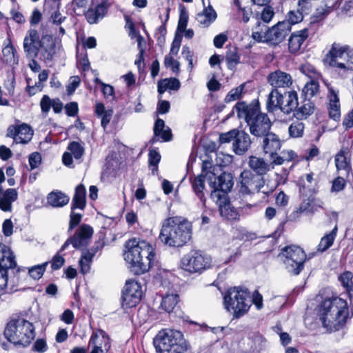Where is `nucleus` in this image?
I'll return each instance as SVG.
<instances>
[{
  "instance_id": "52",
  "label": "nucleus",
  "mask_w": 353,
  "mask_h": 353,
  "mask_svg": "<svg viewBox=\"0 0 353 353\" xmlns=\"http://www.w3.org/2000/svg\"><path fill=\"white\" fill-rule=\"evenodd\" d=\"M335 10L340 9L341 13L347 14L353 8V0H332Z\"/></svg>"
},
{
  "instance_id": "21",
  "label": "nucleus",
  "mask_w": 353,
  "mask_h": 353,
  "mask_svg": "<svg viewBox=\"0 0 353 353\" xmlns=\"http://www.w3.org/2000/svg\"><path fill=\"white\" fill-rule=\"evenodd\" d=\"M208 179L210 187L221 188L225 192H230L234 185L233 176L230 173L223 172L217 177L212 174Z\"/></svg>"
},
{
  "instance_id": "16",
  "label": "nucleus",
  "mask_w": 353,
  "mask_h": 353,
  "mask_svg": "<svg viewBox=\"0 0 353 353\" xmlns=\"http://www.w3.org/2000/svg\"><path fill=\"white\" fill-rule=\"evenodd\" d=\"M261 145L263 152L270 156V160L275 157L276 153L280 150L282 145V141L279 137L271 131L261 138Z\"/></svg>"
},
{
  "instance_id": "37",
  "label": "nucleus",
  "mask_w": 353,
  "mask_h": 353,
  "mask_svg": "<svg viewBox=\"0 0 353 353\" xmlns=\"http://www.w3.org/2000/svg\"><path fill=\"white\" fill-rule=\"evenodd\" d=\"M337 230V225H335V227L329 234H325L321 238L317 248V250L319 252H323L326 251L332 245L336 236Z\"/></svg>"
},
{
  "instance_id": "31",
  "label": "nucleus",
  "mask_w": 353,
  "mask_h": 353,
  "mask_svg": "<svg viewBox=\"0 0 353 353\" xmlns=\"http://www.w3.org/2000/svg\"><path fill=\"white\" fill-rule=\"evenodd\" d=\"M216 13L212 6L205 7L201 12L196 15V21L203 27H208L216 19Z\"/></svg>"
},
{
  "instance_id": "4",
  "label": "nucleus",
  "mask_w": 353,
  "mask_h": 353,
  "mask_svg": "<svg viewBox=\"0 0 353 353\" xmlns=\"http://www.w3.org/2000/svg\"><path fill=\"white\" fill-rule=\"evenodd\" d=\"M192 236V225L188 221H179L176 218H168L163 222L159 239L170 247H182Z\"/></svg>"
},
{
  "instance_id": "23",
  "label": "nucleus",
  "mask_w": 353,
  "mask_h": 353,
  "mask_svg": "<svg viewBox=\"0 0 353 353\" xmlns=\"http://www.w3.org/2000/svg\"><path fill=\"white\" fill-rule=\"evenodd\" d=\"M283 100L280 106V110L285 114L294 112L299 105L298 94L295 91L284 92Z\"/></svg>"
},
{
  "instance_id": "25",
  "label": "nucleus",
  "mask_w": 353,
  "mask_h": 353,
  "mask_svg": "<svg viewBox=\"0 0 353 353\" xmlns=\"http://www.w3.org/2000/svg\"><path fill=\"white\" fill-rule=\"evenodd\" d=\"M328 113L330 118L339 121L341 118V105L338 94L331 88H329Z\"/></svg>"
},
{
  "instance_id": "59",
  "label": "nucleus",
  "mask_w": 353,
  "mask_h": 353,
  "mask_svg": "<svg viewBox=\"0 0 353 353\" xmlns=\"http://www.w3.org/2000/svg\"><path fill=\"white\" fill-rule=\"evenodd\" d=\"M182 40V35L181 34H178L177 32L175 34L174 40L172 43L171 48L170 50V56L172 55H176L179 52L181 43Z\"/></svg>"
},
{
  "instance_id": "34",
  "label": "nucleus",
  "mask_w": 353,
  "mask_h": 353,
  "mask_svg": "<svg viewBox=\"0 0 353 353\" xmlns=\"http://www.w3.org/2000/svg\"><path fill=\"white\" fill-rule=\"evenodd\" d=\"M335 163L337 169L344 170L347 176L351 170L348 151L341 150L336 156Z\"/></svg>"
},
{
  "instance_id": "42",
  "label": "nucleus",
  "mask_w": 353,
  "mask_h": 353,
  "mask_svg": "<svg viewBox=\"0 0 353 353\" xmlns=\"http://www.w3.org/2000/svg\"><path fill=\"white\" fill-rule=\"evenodd\" d=\"M296 157L295 152L290 150H283L279 154L276 153V155L272 161L273 165H282L285 161H290L293 160Z\"/></svg>"
},
{
  "instance_id": "15",
  "label": "nucleus",
  "mask_w": 353,
  "mask_h": 353,
  "mask_svg": "<svg viewBox=\"0 0 353 353\" xmlns=\"http://www.w3.org/2000/svg\"><path fill=\"white\" fill-rule=\"evenodd\" d=\"M41 38L38 31L30 29L23 39V48L28 58H37L39 52Z\"/></svg>"
},
{
  "instance_id": "64",
  "label": "nucleus",
  "mask_w": 353,
  "mask_h": 353,
  "mask_svg": "<svg viewBox=\"0 0 353 353\" xmlns=\"http://www.w3.org/2000/svg\"><path fill=\"white\" fill-rule=\"evenodd\" d=\"M85 18L90 24L97 23L101 18L97 16L94 8H89L85 13Z\"/></svg>"
},
{
  "instance_id": "19",
  "label": "nucleus",
  "mask_w": 353,
  "mask_h": 353,
  "mask_svg": "<svg viewBox=\"0 0 353 353\" xmlns=\"http://www.w3.org/2000/svg\"><path fill=\"white\" fill-rule=\"evenodd\" d=\"M309 36L308 29L296 31L290 35L288 39V50L292 54H296L303 49V45Z\"/></svg>"
},
{
  "instance_id": "47",
  "label": "nucleus",
  "mask_w": 353,
  "mask_h": 353,
  "mask_svg": "<svg viewBox=\"0 0 353 353\" xmlns=\"http://www.w3.org/2000/svg\"><path fill=\"white\" fill-rule=\"evenodd\" d=\"M319 91V84L314 81L307 83L302 90L303 99L311 100L315 94Z\"/></svg>"
},
{
  "instance_id": "40",
  "label": "nucleus",
  "mask_w": 353,
  "mask_h": 353,
  "mask_svg": "<svg viewBox=\"0 0 353 353\" xmlns=\"http://www.w3.org/2000/svg\"><path fill=\"white\" fill-rule=\"evenodd\" d=\"M179 302V296L176 294H167L163 297L161 306L163 310L170 313Z\"/></svg>"
},
{
  "instance_id": "45",
  "label": "nucleus",
  "mask_w": 353,
  "mask_h": 353,
  "mask_svg": "<svg viewBox=\"0 0 353 353\" xmlns=\"http://www.w3.org/2000/svg\"><path fill=\"white\" fill-rule=\"evenodd\" d=\"M92 334H97V335L96 341L98 346H102V349L108 352L110 350L111 345L110 339L105 332L103 330L99 329Z\"/></svg>"
},
{
  "instance_id": "1",
  "label": "nucleus",
  "mask_w": 353,
  "mask_h": 353,
  "mask_svg": "<svg viewBox=\"0 0 353 353\" xmlns=\"http://www.w3.org/2000/svg\"><path fill=\"white\" fill-rule=\"evenodd\" d=\"M320 319L327 331L332 332L343 327L347 320L353 316L350 314L346 300L339 296L325 299L319 308Z\"/></svg>"
},
{
  "instance_id": "17",
  "label": "nucleus",
  "mask_w": 353,
  "mask_h": 353,
  "mask_svg": "<svg viewBox=\"0 0 353 353\" xmlns=\"http://www.w3.org/2000/svg\"><path fill=\"white\" fill-rule=\"evenodd\" d=\"M56 53V45L52 36L43 34L41 38L39 46V59L45 62L52 60Z\"/></svg>"
},
{
  "instance_id": "6",
  "label": "nucleus",
  "mask_w": 353,
  "mask_h": 353,
  "mask_svg": "<svg viewBox=\"0 0 353 353\" xmlns=\"http://www.w3.org/2000/svg\"><path fill=\"white\" fill-rule=\"evenodd\" d=\"M4 335L14 345L26 347L35 337V327L23 318L12 319L7 323Z\"/></svg>"
},
{
  "instance_id": "10",
  "label": "nucleus",
  "mask_w": 353,
  "mask_h": 353,
  "mask_svg": "<svg viewBox=\"0 0 353 353\" xmlns=\"http://www.w3.org/2000/svg\"><path fill=\"white\" fill-rule=\"evenodd\" d=\"M211 263V258L208 255L198 250H191L181 258L180 267L189 273L201 274L210 268Z\"/></svg>"
},
{
  "instance_id": "11",
  "label": "nucleus",
  "mask_w": 353,
  "mask_h": 353,
  "mask_svg": "<svg viewBox=\"0 0 353 353\" xmlns=\"http://www.w3.org/2000/svg\"><path fill=\"white\" fill-rule=\"evenodd\" d=\"M279 256L285 258L283 262L291 274L298 275L303 269L306 255L300 247L294 245L286 246L282 249Z\"/></svg>"
},
{
  "instance_id": "26",
  "label": "nucleus",
  "mask_w": 353,
  "mask_h": 353,
  "mask_svg": "<svg viewBox=\"0 0 353 353\" xmlns=\"http://www.w3.org/2000/svg\"><path fill=\"white\" fill-rule=\"evenodd\" d=\"M313 176L314 174L310 172L299 178L297 185L299 187L301 193L307 194L314 192L316 181L314 180Z\"/></svg>"
},
{
  "instance_id": "14",
  "label": "nucleus",
  "mask_w": 353,
  "mask_h": 353,
  "mask_svg": "<svg viewBox=\"0 0 353 353\" xmlns=\"http://www.w3.org/2000/svg\"><path fill=\"white\" fill-rule=\"evenodd\" d=\"M290 32L289 23L279 21L265 31V43L276 46L285 39Z\"/></svg>"
},
{
  "instance_id": "63",
  "label": "nucleus",
  "mask_w": 353,
  "mask_h": 353,
  "mask_svg": "<svg viewBox=\"0 0 353 353\" xmlns=\"http://www.w3.org/2000/svg\"><path fill=\"white\" fill-rule=\"evenodd\" d=\"M80 85V79L78 76H74L70 78V83L66 87L68 94H72Z\"/></svg>"
},
{
  "instance_id": "22",
  "label": "nucleus",
  "mask_w": 353,
  "mask_h": 353,
  "mask_svg": "<svg viewBox=\"0 0 353 353\" xmlns=\"http://www.w3.org/2000/svg\"><path fill=\"white\" fill-rule=\"evenodd\" d=\"M252 143L250 135L243 130L236 131V137L232 143L236 154L242 155L248 150Z\"/></svg>"
},
{
  "instance_id": "36",
  "label": "nucleus",
  "mask_w": 353,
  "mask_h": 353,
  "mask_svg": "<svg viewBox=\"0 0 353 353\" xmlns=\"http://www.w3.org/2000/svg\"><path fill=\"white\" fill-rule=\"evenodd\" d=\"M240 54L238 52V49L236 47L231 46L228 48L225 59L228 65V68L233 70L240 62Z\"/></svg>"
},
{
  "instance_id": "27",
  "label": "nucleus",
  "mask_w": 353,
  "mask_h": 353,
  "mask_svg": "<svg viewBox=\"0 0 353 353\" xmlns=\"http://www.w3.org/2000/svg\"><path fill=\"white\" fill-rule=\"evenodd\" d=\"M17 266L13 252L6 245L0 243V267L14 268Z\"/></svg>"
},
{
  "instance_id": "44",
  "label": "nucleus",
  "mask_w": 353,
  "mask_h": 353,
  "mask_svg": "<svg viewBox=\"0 0 353 353\" xmlns=\"http://www.w3.org/2000/svg\"><path fill=\"white\" fill-rule=\"evenodd\" d=\"M219 208L220 214L223 218L229 221H234L238 219V212L231 206L229 202H227L223 206L221 205Z\"/></svg>"
},
{
  "instance_id": "30",
  "label": "nucleus",
  "mask_w": 353,
  "mask_h": 353,
  "mask_svg": "<svg viewBox=\"0 0 353 353\" xmlns=\"http://www.w3.org/2000/svg\"><path fill=\"white\" fill-rule=\"evenodd\" d=\"M85 196L86 190L85 186L79 184L75 188L74 195L72 200L71 209L72 210L77 208L83 210L86 205Z\"/></svg>"
},
{
  "instance_id": "7",
  "label": "nucleus",
  "mask_w": 353,
  "mask_h": 353,
  "mask_svg": "<svg viewBox=\"0 0 353 353\" xmlns=\"http://www.w3.org/2000/svg\"><path fill=\"white\" fill-rule=\"evenodd\" d=\"M224 307L227 311L239 319L245 314L251 306V296L247 288L233 287L227 290L223 296Z\"/></svg>"
},
{
  "instance_id": "48",
  "label": "nucleus",
  "mask_w": 353,
  "mask_h": 353,
  "mask_svg": "<svg viewBox=\"0 0 353 353\" xmlns=\"http://www.w3.org/2000/svg\"><path fill=\"white\" fill-rule=\"evenodd\" d=\"M48 262H45L40 265L32 266L28 268V274L34 280H39L43 275Z\"/></svg>"
},
{
  "instance_id": "54",
  "label": "nucleus",
  "mask_w": 353,
  "mask_h": 353,
  "mask_svg": "<svg viewBox=\"0 0 353 353\" xmlns=\"http://www.w3.org/2000/svg\"><path fill=\"white\" fill-rule=\"evenodd\" d=\"M188 21V13L185 8L180 10L179 20L178 22L176 32L182 33L185 31Z\"/></svg>"
},
{
  "instance_id": "18",
  "label": "nucleus",
  "mask_w": 353,
  "mask_h": 353,
  "mask_svg": "<svg viewBox=\"0 0 353 353\" xmlns=\"http://www.w3.org/2000/svg\"><path fill=\"white\" fill-rule=\"evenodd\" d=\"M267 79L272 89L286 88L292 84L291 75L280 70L270 73Z\"/></svg>"
},
{
  "instance_id": "20",
  "label": "nucleus",
  "mask_w": 353,
  "mask_h": 353,
  "mask_svg": "<svg viewBox=\"0 0 353 353\" xmlns=\"http://www.w3.org/2000/svg\"><path fill=\"white\" fill-rule=\"evenodd\" d=\"M248 164L250 168V170L255 172V175H259L262 177L275 166L272 164V160L268 163L263 158L255 156H250L249 157Z\"/></svg>"
},
{
  "instance_id": "9",
  "label": "nucleus",
  "mask_w": 353,
  "mask_h": 353,
  "mask_svg": "<svg viewBox=\"0 0 353 353\" xmlns=\"http://www.w3.org/2000/svg\"><path fill=\"white\" fill-rule=\"evenodd\" d=\"M264 186V178L255 175L251 170H244L239 176V193L243 196L251 195L259 192L269 195L274 190V188L261 190Z\"/></svg>"
},
{
  "instance_id": "2",
  "label": "nucleus",
  "mask_w": 353,
  "mask_h": 353,
  "mask_svg": "<svg viewBox=\"0 0 353 353\" xmlns=\"http://www.w3.org/2000/svg\"><path fill=\"white\" fill-rule=\"evenodd\" d=\"M234 109L237 117L245 120L250 133L255 138L259 139L270 132L272 123L267 114L261 112L259 101H253L249 104L244 101L238 102Z\"/></svg>"
},
{
  "instance_id": "35",
  "label": "nucleus",
  "mask_w": 353,
  "mask_h": 353,
  "mask_svg": "<svg viewBox=\"0 0 353 353\" xmlns=\"http://www.w3.org/2000/svg\"><path fill=\"white\" fill-rule=\"evenodd\" d=\"M33 131L27 124L23 123L18 125L17 137L15 138L17 143H27L32 137Z\"/></svg>"
},
{
  "instance_id": "51",
  "label": "nucleus",
  "mask_w": 353,
  "mask_h": 353,
  "mask_svg": "<svg viewBox=\"0 0 353 353\" xmlns=\"http://www.w3.org/2000/svg\"><path fill=\"white\" fill-rule=\"evenodd\" d=\"M245 83H243L239 85L238 87L232 89L226 95L225 98V103H230L231 101H236L237 99H239L241 97L243 90L245 88Z\"/></svg>"
},
{
  "instance_id": "24",
  "label": "nucleus",
  "mask_w": 353,
  "mask_h": 353,
  "mask_svg": "<svg viewBox=\"0 0 353 353\" xmlns=\"http://www.w3.org/2000/svg\"><path fill=\"white\" fill-rule=\"evenodd\" d=\"M205 176L199 174L194 178L190 177V181L192 189L196 196L199 199L203 206H205L206 198L205 196Z\"/></svg>"
},
{
  "instance_id": "61",
  "label": "nucleus",
  "mask_w": 353,
  "mask_h": 353,
  "mask_svg": "<svg viewBox=\"0 0 353 353\" xmlns=\"http://www.w3.org/2000/svg\"><path fill=\"white\" fill-rule=\"evenodd\" d=\"M345 186V179L341 176H338L336 178L333 182L331 190L332 192H340L344 189Z\"/></svg>"
},
{
  "instance_id": "12",
  "label": "nucleus",
  "mask_w": 353,
  "mask_h": 353,
  "mask_svg": "<svg viewBox=\"0 0 353 353\" xmlns=\"http://www.w3.org/2000/svg\"><path fill=\"white\" fill-rule=\"evenodd\" d=\"M93 234V229L89 225L82 224L74 232L70 234L68 239L61 246L59 252L64 251L69 245H72L75 249L80 250L85 248L90 242Z\"/></svg>"
},
{
  "instance_id": "3",
  "label": "nucleus",
  "mask_w": 353,
  "mask_h": 353,
  "mask_svg": "<svg viewBox=\"0 0 353 353\" xmlns=\"http://www.w3.org/2000/svg\"><path fill=\"white\" fill-rule=\"evenodd\" d=\"M128 251L125 252V260L130 264V270L135 274L139 275L149 270L154 259L153 248L145 241L135 239L126 242Z\"/></svg>"
},
{
  "instance_id": "41",
  "label": "nucleus",
  "mask_w": 353,
  "mask_h": 353,
  "mask_svg": "<svg viewBox=\"0 0 353 353\" xmlns=\"http://www.w3.org/2000/svg\"><path fill=\"white\" fill-rule=\"evenodd\" d=\"M169 12L170 8H166L165 18L162 21V24L157 30L155 32V38L157 43L160 46H163L165 41V35L167 34L166 23L169 19Z\"/></svg>"
},
{
  "instance_id": "33",
  "label": "nucleus",
  "mask_w": 353,
  "mask_h": 353,
  "mask_svg": "<svg viewBox=\"0 0 353 353\" xmlns=\"http://www.w3.org/2000/svg\"><path fill=\"white\" fill-rule=\"evenodd\" d=\"M47 199L50 205L61 208L68 203L70 198L61 191H53L48 195Z\"/></svg>"
},
{
  "instance_id": "39",
  "label": "nucleus",
  "mask_w": 353,
  "mask_h": 353,
  "mask_svg": "<svg viewBox=\"0 0 353 353\" xmlns=\"http://www.w3.org/2000/svg\"><path fill=\"white\" fill-rule=\"evenodd\" d=\"M353 273L345 271L339 276V281L345 289L351 299H353Z\"/></svg>"
},
{
  "instance_id": "49",
  "label": "nucleus",
  "mask_w": 353,
  "mask_h": 353,
  "mask_svg": "<svg viewBox=\"0 0 353 353\" xmlns=\"http://www.w3.org/2000/svg\"><path fill=\"white\" fill-rule=\"evenodd\" d=\"M305 125L299 121H294L288 128V132L291 137H301L303 134Z\"/></svg>"
},
{
  "instance_id": "60",
  "label": "nucleus",
  "mask_w": 353,
  "mask_h": 353,
  "mask_svg": "<svg viewBox=\"0 0 353 353\" xmlns=\"http://www.w3.org/2000/svg\"><path fill=\"white\" fill-rule=\"evenodd\" d=\"M164 64L167 68L171 67L174 72H178L179 71V62L175 60L172 56H165Z\"/></svg>"
},
{
  "instance_id": "28",
  "label": "nucleus",
  "mask_w": 353,
  "mask_h": 353,
  "mask_svg": "<svg viewBox=\"0 0 353 353\" xmlns=\"http://www.w3.org/2000/svg\"><path fill=\"white\" fill-rule=\"evenodd\" d=\"M18 193L14 188L7 189L0 195V209L3 212L12 210V203L17 199Z\"/></svg>"
},
{
  "instance_id": "13",
  "label": "nucleus",
  "mask_w": 353,
  "mask_h": 353,
  "mask_svg": "<svg viewBox=\"0 0 353 353\" xmlns=\"http://www.w3.org/2000/svg\"><path fill=\"white\" fill-rule=\"evenodd\" d=\"M141 285L135 281H128L125 283L121 296V306L127 310L137 306L142 296Z\"/></svg>"
},
{
  "instance_id": "43",
  "label": "nucleus",
  "mask_w": 353,
  "mask_h": 353,
  "mask_svg": "<svg viewBox=\"0 0 353 353\" xmlns=\"http://www.w3.org/2000/svg\"><path fill=\"white\" fill-rule=\"evenodd\" d=\"M213 190L210 194V198L216 202V203L219 205V208L223 206V205L225 204L228 202V193L222 191L221 188L216 187H211Z\"/></svg>"
},
{
  "instance_id": "55",
  "label": "nucleus",
  "mask_w": 353,
  "mask_h": 353,
  "mask_svg": "<svg viewBox=\"0 0 353 353\" xmlns=\"http://www.w3.org/2000/svg\"><path fill=\"white\" fill-rule=\"evenodd\" d=\"M82 216L81 214L76 213L71 209L68 234H70L72 230L81 223Z\"/></svg>"
},
{
  "instance_id": "57",
  "label": "nucleus",
  "mask_w": 353,
  "mask_h": 353,
  "mask_svg": "<svg viewBox=\"0 0 353 353\" xmlns=\"http://www.w3.org/2000/svg\"><path fill=\"white\" fill-rule=\"evenodd\" d=\"M313 0H299L298 2L299 10L303 14H308L313 6Z\"/></svg>"
},
{
  "instance_id": "62",
  "label": "nucleus",
  "mask_w": 353,
  "mask_h": 353,
  "mask_svg": "<svg viewBox=\"0 0 353 353\" xmlns=\"http://www.w3.org/2000/svg\"><path fill=\"white\" fill-rule=\"evenodd\" d=\"M101 90L105 98L110 100L114 99V90L112 85L101 83Z\"/></svg>"
},
{
  "instance_id": "53",
  "label": "nucleus",
  "mask_w": 353,
  "mask_h": 353,
  "mask_svg": "<svg viewBox=\"0 0 353 353\" xmlns=\"http://www.w3.org/2000/svg\"><path fill=\"white\" fill-rule=\"evenodd\" d=\"M68 150L70 151L76 159H80L84 153L83 146L81 143L77 141H72L68 145Z\"/></svg>"
},
{
  "instance_id": "46",
  "label": "nucleus",
  "mask_w": 353,
  "mask_h": 353,
  "mask_svg": "<svg viewBox=\"0 0 353 353\" xmlns=\"http://www.w3.org/2000/svg\"><path fill=\"white\" fill-rule=\"evenodd\" d=\"M334 10H335V8L333 2L332 0H327L324 7L316 8L314 17L317 20H321Z\"/></svg>"
},
{
  "instance_id": "58",
  "label": "nucleus",
  "mask_w": 353,
  "mask_h": 353,
  "mask_svg": "<svg viewBox=\"0 0 353 353\" xmlns=\"http://www.w3.org/2000/svg\"><path fill=\"white\" fill-rule=\"evenodd\" d=\"M238 130L233 129L228 132L222 133L219 136V141L221 143H228L232 141L234 142L236 137V131Z\"/></svg>"
},
{
  "instance_id": "56",
  "label": "nucleus",
  "mask_w": 353,
  "mask_h": 353,
  "mask_svg": "<svg viewBox=\"0 0 353 353\" xmlns=\"http://www.w3.org/2000/svg\"><path fill=\"white\" fill-rule=\"evenodd\" d=\"M165 128V122L163 119L158 118L154 125V137H152V141L153 142L157 141L159 140L158 137H159L161 131H163Z\"/></svg>"
},
{
  "instance_id": "29",
  "label": "nucleus",
  "mask_w": 353,
  "mask_h": 353,
  "mask_svg": "<svg viewBox=\"0 0 353 353\" xmlns=\"http://www.w3.org/2000/svg\"><path fill=\"white\" fill-rule=\"evenodd\" d=\"M283 100V94L277 89H272L268 95L266 109L268 112H274L279 109Z\"/></svg>"
},
{
  "instance_id": "5",
  "label": "nucleus",
  "mask_w": 353,
  "mask_h": 353,
  "mask_svg": "<svg viewBox=\"0 0 353 353\" xmlns=\"http://www.w3.org/2000/svg\"><path fill=\"white\" fill-rule=\"evenodd\" d=\"M153 344L158 353H186L190 349L182 332L171 329L160 330L154 338Z\"/></svg>"
},
{
  "instance_id": "38",
  "label": "nucleus",
  "mask_w": 353,
  "mask_h": 353,
  "mask_svg": "<svg viewBox=\"0 0 353 353\" xmlns=\"http://www.w3.org/2000/svg\"><path fill=\"white\" fill-rule=\"evenodd\" d=\"M180 86V81L177 79L170 78L159 81L157 88L159 93L163 94L167 90H178Z\"/></svg>"
},
{
  "instance_id": "8",
  "label": "nucleus",
  "mask_w": 353,
  "mask_h": 353,
  "mask_svg": "<svg viewBox=\"0 0 353 353\" xmlns=\"http://www.w3.org/2000/svg\"><path fill=\"white\" fill-rule=\"evenodd\" d=\"M325 61L336 71L345 72L353 70V49L347 45L334 43Z\"/></svg>"
},
{
  "instance_id": "50",
  "label": "nucleus",
  "mask_w": 353,
  "mask_h": 353,
  "mask_svg": "<svg viewBox=\"0 0 353 353\" xmlns=\"http://www.w3.org/2000/svg\"><path fill=\"white\" fill-rule=\"evenodd\" d=\"M303 19V14L298 9L297 10H290L286 17V19L282 22L289 23L290 31L291 30L292 26L301 22Z\"/></svg>"
},
{
  "instance_id": "32",
  "label": "nucleus",
  "mask_w": 353,
  "mask_h": 353,
  "mask_svg": "<svg viewBox=\"0 0 353 353\" xmlns=\"http://www.w3.org/2000/svg\"><path fill=\"white\" fill-rule=\"evenodd\" d=\"M314 111V105L311 101V100H308L307 99H303L302 101V104L300 107L296 108L294 116L298 120H302L307 119L310 115H311Z\"/></svg>"
}]
</instances>
